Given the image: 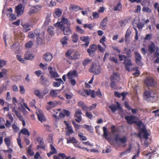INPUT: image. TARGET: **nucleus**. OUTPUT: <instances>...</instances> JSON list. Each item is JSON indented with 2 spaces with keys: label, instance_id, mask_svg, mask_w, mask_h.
I'll return each mask as SVG.
<instances>
[{
  "label": "nucleus",
  "instance_id": "1",
  "mask_svg": "<svg viewBox=\"0 0 159 159\" xmlns=\"http://www.w3.org/2000/svg\"><path fill=\"white\" fill-rule=\"evenodd\" d=\"M125 119L127 121V123L129 125L134 123L139 127H141V125H143V124L141 120L137 121L136 120V117L134 116H125Z\"/></svg>",
  "mask_w": 159,
  "mask_h": 159
},
{
  "label": "nucleus",
  "instance_id": "2",
  "mask_svg": "<svg viewBox=\"0 0 159 159\" xmlns=\"http://www.w3.org/2000/svg\"><path fill=\"white\" fill-rule=\"evenodd\" d=\"M119 78V75L118 73L114 72L113 75L111 77V87L114 89H116L117 88V81H118V79Z\"/></svg>",
  "mask_w": 159,
  "mask_h": 159
},
{
  "label": "nucleus",
  "instance_id": "3",
  "mask_svg": "<svg viewBox=\"0 0 159 159\" xmlns=\"http://www.w3.org/2000/svg\"><path fill=\"white\" fill-rule=\"evenodd\" d=\"M54 26L56 27H58L60 29H62L65 35H68L71 34V31L70 28L69 27H65L63 25L61 24V23L55 24Z\"/></svg>",
  "mask_w": 159,
  "mask_h": 159
},
{
  "label": "nucleus",
  "instance_id": "4",
  "mask_svg": "<svg viewBox=\"0 0 159 159\" xmlns=\"http://www.w3.org/2000/svg\"><path fill=\"white\" fill-rule=\"evenodd\" d=\"M144 82L147 86L154 87L156 84L154 78L150 76L147 77L144 80Z\"/></svg>",
  "mask_w": 159,
  "mask_h": 159
},
{
  "label": "nucleus",
  "instance_id": "5",
  "mask_svg": "<svg viewBox=\"0 0 159 159\" xmlns=\"http://www.w3.org/2000/svg\"><path fill=\"white\" fill-rule=\"evenodd\" d=\"M111 130L112 134L115 136V141L118 143L119 140V132L118 128H116L114 125H112L111 127Z\"/></svg>",
  "mask_w": 159,
  "mask_h": 159
},
{
  "label": "nucleus",
  "instance_id": "6",
  "mask_svg": "<svg viewBox=\"0 0 159 159\" xmlns=\"http://www.w3.org/2000/svg\"><path fill=\"white\" fill-rule=\"evenodd\" d=\"M89 70L90 72L93 73L95 75L99 74L100 72V66L95 63L93 64Z\"/></svg>",
  "mask_w": 159,
  "mask_h": 159
},
{
  "label": "nucleus",
  "instance_id": "7",
  "mask_svg": "<svg viewBox=\"0 0 159 159\" xmlns=\"http://www.w3.org/2000/svg\"><path fill=\"white\" fill-rule=\"evenodd\" d=\"M134 53L135 55L136 63L140 66L143 65V63L141 61L142 57L139 53L138 51H135Z\"/></svg>",
  "mask_w": 159,
  "mask_h": 159
},
{
  "label": "nucleus",
  "instance_id": "8",
  "mask_svg": "<svg viewBox=\"0 0 159 159\" xmlns=\"http://www.w3.org/2000/svg\"><path fill=\"white\" fill-rule=\"evenodd\" d=\"M36 113L39 121H40L41 122H43L46 120V117L44 115L43 112L40 109L37 110Z\"/></svg>",
  "mask_w": 159,
  "mask_h": 159
},
{
  "label": "nucleus",
  "instance_id": "9",
  "mask_svg": "<svg viewBox=\"0 0 159 159\" xmlns=\"http://www.w3.org/2000/svg\"><path fill=\"white\" fill-rule=\"evenodd\" d=\"M82 113L81 110L78 109L76 110L75 115V120L76 122L80 123L82 120Z\"/></svg>",
  "mask_w": 159,
  "mask_h": 159
},
{
  "label": "nucleus",
  "instance_id": "10",
  "mask_svg": "<svg viewBox=\"0 0 159 159\" xmlns=\"http://www.w3.org/2000/svg\"><path fill=\"white\" fill-rule=\"evenodd\" d=\"M64 123L66 125V134L67 135H70L74 133L72 127L66 121H64Z\"/></svg>",
  "mask_w": 159,
  "mask_h": 159
},
{
  "label": "nucleus",
  "instance_id": "11",
  "mask_svg": "<svg viewBox=\"0 0 159 159\" xmlns=\"http://www.w3.org/2000/svg\"><path fill=\"white\" fill-rule=\"evenodd\" d=\"M108 107L111 110L112 113H114L119 108V104L118 102L116 103L111 104L108 106Z\"/></svg>",
  "mask_w": 159,
  "mask_h": 159
},
{
  "label": "nucleus",
  "instance_id": "12",
  "mask_svg": "<svg viewBox=\"0 0 159 159\" xmlns=\"http://www.w3.org/2000/svg\"><path fill=\"white\" fill-rule=\"evenodd\" d=\"M123 63L125 66V68L126 70L128 71H130V68L132 66V63L130 59L127 58L126 57Z\"/></svg>",
  "mask_w": 159,
  "mask_h": 159
},
{
  "label": "nucleus",
  "instance_id": "13",
  "mask_svg": "<svg viewBox=\"0 0 159 159\" xmlns=\"http://www.w3.org/2000/svg\"><path fill=\"white\" fill-rule=\"evenodd\" d=\"M23 5L22 4H19L15 9V11L17 16H20L23 13V9H22Z\"/></svg>",
  "mask_w": 159,
  "mask_h": 159
},
{
  "label": "nucleus",
  "instance_id": "14",
  "mask_svg": "<svg viewBox=\"0 0 159 159\" xmlns=\"http://www.w3.org/2000/svg\"><path fill=\"white\" fill-rule=\"evenodd\" d=\"M60 104H61V103L57 102L55 101L54 102L50 101L48 103V105L46 107V109L49 110L50 109L55 107L57 105Z\"/></svg>",
  "mask_w": 159,
  "mask_h": 159
},
{
  "label": "nucleus",
  "instance_id": "15",
  "mask_svg": "<svg viewBox=\"0 0 159 159\" xmlns=\"http://www.w3.org/2000/svg\"><path fill=\"white\" fill-rule=\"evenodd\" d=\"M131 29H129V28L126 31L125 36V42L126 44L129 43L130 39L129 36L131 35Z\"/></svg>",
  "mask_w": 159,
  "mask_h": 159
},
{
  "label": "nucleus",
  "instance_id": "16",
  "mask_svg": "<svg viewBox=\"0 0 159 159\" xmlns=\"http://www.w3.org/2000/svg\"><path fill=\"white\" fill-rule=\"evenodd\" d=\"M154 92L151 91H145L143 93V96L146 98H154Z\"/></svg>",
  "mask_w": 159,
  "mask_h": 159
},
{
  "label": "nucleus",
  "instance_id": "17",
  "mask_svg": "<svg viewBox=\"0 0 159 159\" xmlns=\"http://www.w3.org/2000/svg\"><path fill=\"white\" fill-rule=\"evenodd\" d=\"M48 70L49 71V73L51 75V76L53 78H56L59 77L57 73L55 71V69H53L52 68L51 66H49Z\"/></svg>",
  "mask_w": 159,
  "mask_h": 159
},
{
  "label": "nucleus",
  "instance_id": "18",
  "mask_svg": "<svg viewBox=\"0 0 159 159\" xmlns=\"http://www.w3.org/2000/svg\"><path fill=\"white\" fill-rule=\"evenodd\" d=\"M156 48L154 42H151L150 45L148 46V50L150 54L154 52Z\"/></svg>",
  "mask_w": 159,
  "mask_h": 159
},
{
  "label": "nucleus",
  "instance_id": "19",
  "mask_svg": "<svg viewBox=\"0 0 159 159\" xmlns=\"http://www.w3.org/2000/svg\"><path fill=\"white\" fill-rule=\"evenodd\" d=\"M69 79H72L73 77H76L78 76L77 72L75 70H70L67 75Z\"/></svg>",
  "mask_w": 159,
  "mask_h": 159
},
{
  "label": "nucleus",
  "instance_id": "20",
  "mask_svg": "<svg viewBox=\"0 0 159 159\" xmlns=\"http://www.w3.org/2000/svg\"><path fill=\"white\" fill-rule=\"evenodd\" d=\"M43 58L47 62L51 61L53 57L52 54L49 52H47L43 55Z\"/></svg>",
  "mask_w": 159,
  "mask_h": 159
},
{
  "label": "nucleus",
  "instance_id": "21",
  "mask_svg": "<svg viewBox=\"0 0 159 159\" xmlns=\"http://www.w3.org/2000/svg\"><path fill=\"white\" fill-rule=\"evenodd\" d=\"M96 96H98L100 98H102V93L99 89L96 92H95L94 90H92L91 92V97L94 98Z\"/></svg>",
  "mask_w": 159,
  "mask_h": 159
},
{
  "label": "nucleus",
  "instance_id": "22",
  "mask_svg": "<svg viewBox=\"0 0 159 159\" xmlns=\"http://www.w3.org/2000/svg\"><path fill=\"white\" fill-rule=\"evenodd\" d=\"M80 39L81 40L85 42V43L83 44V46L85 47H87L88 46L89 43V36L81 37L80 38Z\"/></svg>",
  "mask_w": 159,
  "mask_h": 159
},
{
  "label": "nucleus",
  "instance_id": "23",
  "mask_svg": "<svg viewBox=\"0 0 159 159\" xmlns=\"http://www.w3.org/2000/svg\"><path fill=\"white\" fill-rule=\"evenodd\" d=\"M107 17L104 18L101 21L100 27L102 30H105L106 27L107 26Z\"/></svg>",
  "mask_w": 159,
  "mask_h": 159
},
{
  "label": "nucleus",
  "instance_id": "24",
  "mask_svg": "<svg viewBox=\"0 0 159 159\" xmlns=\"http://www.w3.org/2000/svg\"><path fill=\"white\" fill-rule=\"evenodd\" d=\"M2 13H6L7 16H8L10 20L12 21L16 20V16L15 15L10 13H8L7 11L5 12L4 10H3Z\"/></svg>",
  "mask_w": 159,
  "mask_h": 159
},
{
  "label": "nucleus",
  "instance_id": "25",
  "mask_svg": "<svg viewBox=\"0 0 159 159\" xmlns=\"http://www.w3.org/2000/svg\"><path fill=\"white\" fill-rule=\"evenodd\" d=\"M55 80L57 82H54L53 83V86L55 87H58L60 86L61 84H64V82L61 78L56 79Z\"/></svg>",
  "mask_w": 159,
  "mask_h": 159
},
{
  "label": "nucleus",
  "instance_id": "26",
  "mask_svg": "<svg viewBox=\"0 0 159 159\" xmlns=\"http://www.w3.org/2000/svg\"><path fill=\"white\" fill-rule=\"evenodd\" d=\"M127 142V138L125 137H124L122 138H120V146H121L123 144L122 146L123 147H125L126 145L125 143Z\"/></svg>",
  "mask_w": 159,
  "mask_h": 159
},
{
  "label": "nucleus",
  "instance_id": "27",
  "mask_svg": "<svg viewBox=\"0 0 159 159\" xmlns=\"http://www.w3.org/2000/svg\"><path fill=\"white\" fill-rule=\"evenodd\" d=\"M34 57V56L32 54H30L28 52H26L25 55L24 59L25 60H32Z\"/></svg>",
  "mask_w": 159,
  "mask_h": 159
},
{
  "label": "nucleus",
  "instance_id": "28",
  "mask_svg": "<svg viewBox=\"0 0 159 159\" xmlns=\"http://www.w3.org/2000/svg\"><path fill=\"white\" fill-rule=\"evenodd\" d=\"M132 148V144H130L129 145L128 148H127L125 151L122 152L121 153H120V154L121 155H126L127 154L130 153Z\"/></svg>",
  "mask_w": 159,
  "mask_h": 159
},
{
  "label": "nucleus",
  "instance_id": "29",
  "mask_svg": "<svg viewBox=\"0 0 159 159\" xmlns=\"http://www.w3.org/2000/svg\"><path fill=\"white\" fill-rule=\"evenodd\" d=\"M140 132L141 133H143V137L146 139H147L148 138V131L145 128H143L141 129Z\"/></svg>",
  "mask_w": 159,
  "mask_h": 159
},
{
  "label": "nucleus",
  "instance_id": "30",
  "mask_svg": "<svg viewBox=\"0 0 159 159\" xmlns=\"http://www.w3.org/2000/svg\"><path fill=\"white\" fill-rule=\"evenodd\" d=\"M103 134L102 135V136L104 137L106 139L108 140L109 139L107 137L108 134L107 127L105 126L103 127Z\"/></svg>",
  "mask_w": 159,
  "mask_h": 159
},
{
  "label": "nucleus",
  "instance_id": "31",
  "mask_svg": "<svg viewBox=\"0 0 159 159\" xmlns=\"http://www.w3.org/2000/svg\"><path fill=\"white\" fill-rule=\"evenodd\" d=\"M11 48L14 50V51L15 52L18 51L20 49L19 43H15L11 46Z\"/></svg>",
  "mask_w": 159,
  "mask_h": 159
},
{
  "label": "nucleus",
  "instance_id": "32",
  "mask_svg": "<svg viewBox=\"0 0 159 159\" xmlns=\"http://www.w3.org/2000/svg\"><path fill=\"white\" fill-rule=\"evenodd\" d=\"M11 138L10 137H6L4 139V142L7 145L8 148H9L10 147L11 144Z\"/></svg>",
  "mask_w": 159,
  "mask_h": 159
},
{
  "label": "nucleus",
  "instance_id": "33",
  "mask_svg": "<svg viewBox=\"0 0 159 159\" xmlns=\"http://www.w3.org/2000/svg\"><path fill=\"white\" fill-rule=\"evenodd\" d=\"M62 13V10L59 8H57L55 10V14H53V15L55 17H56V16L59 17L61 15Z\"/></svg>",
  "mask_w": 159,
  "mask_h": 159
},
{
  "label": "nucleus",
  "instance_id": "34",
  "mask_svg": "<svg viewBox=\"0 0 159 159\" xmlns=\"http://www.w3.org/2000/svg\"><path fill=\"white\" fill-rule=\"evenodd\" d=\"M20 133H22L24 135H27L28 136H29L30 135L29 132L25 128H24L21 130L20 133H19V135Z\"/></svg>",
  "mask_w": 159,
  "mask_h": 159
},
{
  "label": "nucleus",
  "instance_id": "35",
  "mask_svg": "<svg viewBox=\"0 0 159 159\" xmlns=\"http://www.w3.org/2000/svg\"><path fill=\"white\" fill-rule=\"evenodd\" d=\"M74 52V50L73 49H70L68 50L66 53V56L68 58V59H71L72 58V56L70 55Z\"/></svg>",
  "mask_w": 159,
  "mask_h": 159
},
{
  "label": "nucleus",
  "instance_id": "36",
  "mask_svg": "<svg viewBox=\"0 0 159 159\" xmlns=\"http://www.w3.org/2000/svg\"><path fill=\"white\" fill-rule=\"evenodd\" d=\"M67 143H75L77 142V141L74 137H71L69 138H66Z\"/></svg>",
  "mask_w": 159,
  "mask_h": 159
},
{
  "label": "nucleus",
  "instance_id": "37",
  "mask_svg": "<svg viewBox=\"0 0 159 159\" xmlns=\"http://www.w3.org/2000/svg\"><path fill=\"white\" fill-rule=\"evenodd\" d=\"M54 28L52 26H49L48 28V32L51 36H53L54 34Z\"/></svg>",
  "mask_w": 159,
  "mask_h": 159
},
{
  "label": "nucleus",
  "instance_id": "38",
  "mask_svg": "<svg viewBox=\"0 0 159 159\" xmlns=\"http://www.w3.org/2000/svg\"><path fill=\"white\" fill-rule=\"evenodd\" d=\"M80 56V54L77 52H75L73 56L72 57L71 60H75L78 59Z\"/></svg>",
  "mask_w": 159,
  "mask_h": 159
},
{
  "label": "nucleus",
  "instance_id": "39",
  "mask_svg": "<svg viewBox=\"0 0 159 159\" xmlns=\"http://www.w3.org/2000/svg\"><path fill=\"white\" fill-rule=\"evenodd\" d=\"M78 105L79 107H81L82 108L83 110L86 111L87 106L85 105L82 101H81L78 102Z\"/></svg>",
  "mask_w": 159,
  "mask_h": 159
},
{
  "label": "nucleus",
  "instance_id": "40",
  "mask_svg": "<svg viewBox=\"0 0 159 159\" xmlns=\"http://www.w3.org/2000/svg\"><path fill=\"white\" fill-rule=\"evenodd\" d=\"M22 25V26L23 27V31L25 32H26L30 30V26L28 24H25L24 25Z\"/></svg>",
  "mask_w": 159,
  "mask_h": 159
},
{
  "label": "nucleus",
  "instance_id": "41",
  "mask_svg": "<svg viewBox=\"0 0 159 159\" xmlns=\"http://www.w3.org/2000/svg\"><path fill=\"white\" fill-rule=\"evenodd\" d=\"M78 38V35L77 34H74L72 36V41L75 43L77 42Z\"/></svg>",
  "mask_w": 159,
  "mask_h": 159
},
{
  "label": "nucleus",
  "instance_id": "42",
  "mask_svg": "<svg viewBox=\"0 0 159 159\" xmlns=\"http://www.w3.org/2000/svg\"><path fill=\"white\" fill-rule=\"evenodd\" d=\"M34 93L37 96L39 97V98H43V96L40 93V92L39 90H35L34 91Z\"/></svg>",
  "mask_w": 159,
  "mask_h": 159
},
{
  "label": "nucleus",
  "instance_id": "43",
  "mask_svg": "<svg viewBox=\"0 0 159 159\" xmlns=\"http://www.w3.org/2000/svg\"><path fill=\"white\" fill-rule=\"evenodd\" d=\"M92 61V60L91 59H90L89 58H87L85 59L84 61H83L82 62V63L83 64V65L85 66H86L88 64L91 62Z\"/></svg>",
  "mask_w": 159,
  "mask_h": 159
},
{
  "label": "nucleus",
  "instance_id": "44",
  "mask_svg": "<svg viewBox=\"0 0 159 159\" xmlns=\"http://www.w3.org/2000/svg\"><path fill=\"white\" fill-rule=\"evenodd\" d=\"M68 40V37L67 36H64L61 40V42L63 45H66L67 44V41Z\"/></svg>",
  "mask_w": 159,
  "mask_h": 159
},
{
  "label": "nucleus",
  "instance_id": "45",
  "mask_svg": "<svg viewBox=\"0 0 159 159\" xmlns=\"http://www.w3.org/2000/svg\"><path fill=\"white\" fill-rule=\"evenodd\" d=\"M83 127L86 129L87 130L90 132H92L93 131V127L91 126L84 125H83Z\"/></svg>",
  "mask_w": 159,
  "mask_h": 159
},
{
  "label": "nucleus",
  "instance_id": "46",
  "mask_svg": "<svg viewBox=\"0 0 159 159\" xmlns=\"http://www.w3.org/2000/svg\"><path fill=\"white\" fill-rule=\"evenodd\" d=\"M76 30L77 32L81 34H83L85 32L79 26H77L76 27Z\"/></svg>",
  "mask_w": 159,
  "mask_h": 159
},
{
  "label": "nucleus",
  "instance_id": "47",
  "mask_svg": "<svg viewBox=\"0 0 159 159\" xmlns=\"http://www.w3.org/2000/svg\"><path fill=\"white\" fill-rule=\"evenodd\" d=\"M135 25L139 30L142 29L143 27L144 26V24H143V23L142 22H139L138 23H135Z\"/></svg>",
  "mask_w": 159,
  "mask_h": 159
},
{
  "label": "nucleus",
  "instance_id": "48",
  "mask_svg": "<svg viewBox=\"0 0 159 159\" xmlns=\"http://www.w3.org/2000/svg\"><path fill=\"white\" fill-rule=\"evenodd\" d=\"M12 127L14 130V132H18L19 130V128L15 124H13L12 125Z\"/></svg>",
  "mask_w": 159,
  "mask_h": 159
},
{
  "label": "nucleus",
  "instance_id": "49",
  "mask_svg": "<svg viewBox=\"0 0 159 159\" xmlns=\"http://www.w3.org/2000/svg\"><path fill=\"white\" fill-rule=\"evenodd\" d=\"M125 52L126 54L127 57H131V51L130 49L128 48L125 49Z\"/></svg>",
  "mask_w": 159,
  "mask_h": 159
},
{
  "label": "nucleus",
  "instance_id": "50",
  "mask_svg": "<svg viewBox=\"0 0 159 159\" xmlns=\"http://www.w3.org/2000/svg\"><path fill=\"white\" fill-rule=\"evenodd\" d=\"M129 94L128 92H122L121 93H120V97L122 96V99H125L126 97L127 96H129Z\"/></svg>",
  "mask_w": 159,
  "mask_h": 159
},
{
  "label": "nucleus",
  "instance_id": "51",
  "mask_svg": "<svg viewBox=\"0 0 159 159\" xmlns=\"http://www.w3.org/2000/svg\"><path fill=\"white\" fill-rule=\"evenodd\" d=\"M143 11L144 12H151L152 10L147 6H144L143 7Z\"/></svg>",
  "mask_w": 159,
  "mask_h": 159
},
{
  "label": "nucleus",
  "instance_id": "52",
  "mask_svg": "<svg viewBox=\"0 0 159 159\" xmlns=\"http://www.w3.org/2000/svg\"><path fill=\"white\" fill-rule=\"evenodd\" d=\"M96 106H97V105L96 104H93L90 107H87V109L86 110V111H89L92 110L93 109H94L96 108Z\"/></svg>",
  "mask_w": 159,
  "mask_h": 159
},
{
  "label": "nucleus",
  "instance_id": "53",
  "mask_svg": "<svg viewBox=\"0 0 159 159\" xmlns=\"http://www.w3.org/2000/svg\"><path fill=\"white\" fill-rule=\"evenodd\" d=\"M58 156L63 159L65 157H66V159H70V156L66 157V155L64 153H59L58 154Z\"/></svg>",
  "mask_w": 159,
  "mask_h": 159
},
{
  "label": "nucleus",
  "instance_id": "54",
  "mask_svg": "<svg viewBox=\"0 0 159 159\" xmlns=\"http://www.w3.org/2000/svg\"><path fill=\"white\" fill-rule=\"evenodd\" d=\"M87 52L89 53V55L90 56L93 57L95 55V51L90 50V49H88Z\"/></svg>",
  "mask_w": 159,
  "mask_h": 159
},
{
  "label": "nucleus",
  "instance_id": "55",
  "mask_svg": "<svg viewBox=\"0 0 159 159\" xmlns=\"http://www.w3.org/2000/svg\"><path fill=\"white\" fill-rule=\"evenodd\" d=\"M69 22L68 20L67 19L64 18L62 17V19L61 21L60 22L61 23V24H67Z\"/></svg>",
  "mask_w": 159,
  "mask_h": 159
},
{
  "label": "nucleus",
  "instance_id": "56",
  "mask_svg": "<svg viewBox=\"0 0 159 159\" xmlns=\"http://www.w3.org/2000/svg\"><path fill=\"white\" fill-rule=\"evenodd\" d=\"M150 2L149 0H143L142 2L141 5L144 7L146 6L149 4Z\"/></svg>",
  "mask_w": 159,
  "mask_h": 159
},
{
  "label": "nucleus",
  "instance_id": "57",
  "mask_svg": "<svg viewBox=\"0 0 159 159\" xmlns=\"http://www.w3.org/2000/svg\"><path fill=\"white\" fill-rule=\"evenodd\" d=\"M49 94L51 96L55 97L57 95V93L56 90H53L50 91Z\"/></svg>",
  "mask_w": 159,
  "mask_h": 159
},
{
  "label": "nucleus",
  "instance_id": "58",
  "mask_svg": "<svg viewBox=\"0 0 159 159\" xmlns=\"http://www.w3.org/2000/svg\"><path fill=\"white\" fill-rule=\"evenodd\" d=\"M84 28H88L90 30H91L93 27V25L91 24H85L84 25Z\"/></svg>",
  "mask_w": 159,
  "mask_h": 159
},
{
  "label": "nucleus",
  "instance_id": "59",
  "mask_svg": "<svg viewBox=\"0 0 159 159\" xmlns=\"http://www.w3.org/2000/svg\"><path fill=\"white\" fill-rule=\"evenodd\" d=\"M33 45V42L32 41H29L26 43L25 47L26 48H31Z\"/></svg>",
  "mask_w": 159,
  "mask_h": 159
},
{
  "label": "nucleus",
  "instance_id": "60",
  "mask_svg": "<svg viewBox=\"0 0 159 159\" xmlns=\"http://www.w3.org/2000/svg\"><path fill=\"white\" fill-rule=\"evenodd\" d=\"M109 60L111 61L114 62L115 63H117L118 62V60L116 57H111L109 58Z\"/></svg>",
  "mask_w": 159,
  "mask_h": 159
},
{
  "label": "nucleus",
  "instance_id": "61",
  "mask_svg": "<svg viewBox=\"0 0 159 159\" xmlns=\"http://www.w3.org/2000/svg\"><path fill=\"white\" fill-rule=\"evenodd\" d=\"M152 35L150 34H147L146 35L144 39L145 40H149L152 38Z\"/></svg>",
  "mask_w": 159,
  "mask_h": 159
},
{
  "label": "nucleus",
  "instance_id": "62",
  "mask_svg": "<svg viewBox=\"0 0 159 159\" xmlns=\"http://www.w3.org/2000/svg\"><path fill=\"white\" fill-rule=\"evenodd\" d=\"M106 37L105 36H102V39L100 40V42L102 43V45L106 47V45L104 43V42L105 41Z\"/></svg>",
  "mask_w": 159,
  "mask_h": 159
},
{
  "label": "nucleus",
  "instance_id": "63",
  "mask_svg": "<svg viewBox=\"0 0 159 159\" xmlns=\"http://www.w3.org/2000/svg\"><path fill=\"white\" fill-rule=\"evenodd\" d=\"M156 49V52L154 54V57H159V48L158 47H157Z\"/></svg>",
  "mask_w": 159,
  "mask_h": 159
},
{
  "label": "nucleus",
  "instance_id": "64",
  "mask_svg": "<svg viewBox=\"0 0 159 159\" xmlns=\"http://www.w3.org/2000/svg\"><path fill=\"white\" fill-rule=\"evenodd\" d=\"M86 115L87 117L90 119H91L93 117L92 114L91 113L88 112V111H87L86 113Z\"/></svg>",
  "mask_w": 159,
  "mask_h": 159
}]
</instances>
